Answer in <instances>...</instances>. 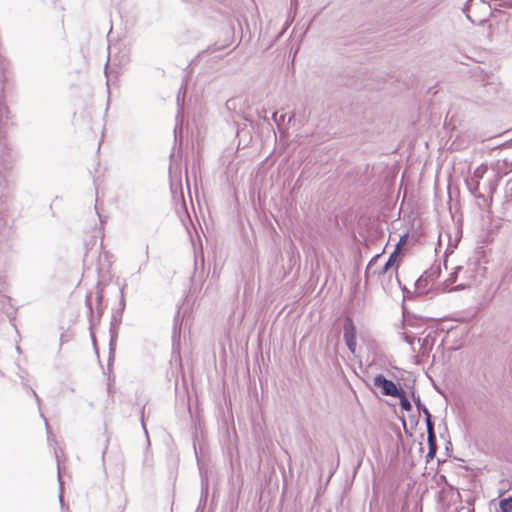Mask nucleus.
Returning a JSON list of instances; mask_svg holds the SVG:
<instances>
[{"mask_svg":"<svg viewBox=\"0 0 512 512\" xmlns=\"http://www.w3.org/2000/svg\"><path fill=\"white\" fill-rule=\"evenodd\" d=\"M399 336L402 340H404L407 344L410 345L411 352L415 353L416 352L415 346H414L415 336L411 335L407 332H401V333H399Z\"/></svg>","mask_w":512,"mask_h":512,"instance_id":"obj_18","label":"nucleus"},{"mask_svg":"<svg viewBox=\"0 0 512 512\" xmlns=\"http://www.w3.org/2000/svg\"><path fill=\"white\" fill-rule=\"evenodd\" d=\"M474 175L479 178L482 177V172L480 171V168L476 169V171L474 172Z\"/></svg>","mask_w":512,"mask_h":512,"instance_id":"obj_27","label":"nucleus"},{"mask_svg":"<svg viewBox=\"0 0 512 512\" xmlns=\"http://www.w3.org/2000/svg\"><path fill=\"white\" fill-rule=\"evenodd\" d=\"M107 448H108V446L106 445V446H105V448H104V450H103V453H102V458H103V459H104V457H105V454H106V450H107Z\"/></svg>","mask_w":512,"mask_h":512,"instance_id":"obj_31","label":"nucleus"},{"mask_svg":"<svg viewBox=\"0 0 512 512\" xmlns=\"http://www.w3.org/2000/svg\"><path fill=\"white\" fill-rule=\"evenodd\" d=\"M44 420H45V427H46L48 438H49L50 434H51L50 426L48 424V421L45 418H44Z\"/></svg>","mask_w":512,"mask_h":512,"instance_id":"obj_25","label":"nucleus"},{"mask_svg":"<svg viewBox=\"0 0 512 512\" xmlns=\"http://www.w3.org/2000/svg\"><path fill=\"white\" fill-rule=\"evenodd\" d=\"M446 265H447V260L445 259L444 260V266L447 267Z\"/></svg>","mask_w":512,"mask_h":512,"instance_id":"obj_38","label":"nucleus"},{"mask_svg":"<svg viewBox=\"0 0 512 512\" xmlns=\"http://www.w3.org/2000/svg\"><path fill=\"white\" fill-rule=\"evenodd\" d=\"M395 274L397 275V270L395 271ZM396 279L398 281V284L401 285V281H399L398 277L396 276Z\"/></svg>","mask_w":512,"mask_h":512,"instance_id":"obj_36","label":"nucleus"},{"mask_svg":"<svg viewBox=\"0 0 512 512\" xmlns=\"http://www.w3.org/2000/svg\"><path fill=\"white\" fill-rule=\"evenodd\" d=\"M429 282L426 278H424V275H421L417 281L415 282V288H416V291L419 293V294H425L428 292V286H429Z\"/></svg>","mask_w":512,"mask_h":512,"instance_id":"obj_14","label":"nucleus"},{"mask_svg":"<svg viewBox=\"0 0 512 512\" xmlns=\"http://www.w3.org/2000/svg\"><path fill=\"white\" fill-rule=\"evenodd\" d=\"M406 240H407V234L403 235L400 238L399 242L397 243V245H396L397 251L399 250L400 246H402V245H404L406 243Z\"/></svg>","mask_w":512,"mask_h":512,"instance_id":"obj_23","label":"nucleus"},{"mask_svg":"<svg viewBox=\"0 0 512 512\" xmlns=\"http://www.w3.org/2000/svg\"><path fill=\"white\" fill-rule=\"evenodd\" d=\"M373 385L381 390L384 396H399L403 393V388L397 387L392 381L387 379L383 374H377L373 379Z\"/></svg>","mask_w":512,"mask_h":512,"instance_id":"obj_5","label":"nucleus"},{"mask_svg":"<svg viewBox=\"0 0 512 512\" xmlns=\"http://www.w3.org/2000/svg\"><path fill=\"white\" fill-rule=\"evenodd\" d=\"M31 392H32L33 396L35 397L37 404L40 405V398L37 395V393L33 389H31Z\"/></svg>","mask_w":512,"mask_h":512,"instance_id":"obj_26","label":"nucleus"},{"mask_svg":"<svg viewBox=\"0 0 512 512\" xmlns=\"http://www.w3.org/2000/svg\"><path fill=\"white\" fill-rule=\"evenodd\" d=\"M5 280L2 276H0V292H2L5 289Z\"/></svg>","mask_w":512,"mask_h":512,"instance_id":"obj_24","label":"nucleus"},{"mask_svg":"<svg viewBox=\"0 0 512 512\" xmlns=\"http://www.w3.org/2000/svg\"><path fill=\"white\" fill-rule=\"evenodd\" d=\"M294 116H295V115H294V113H292V114L289 116V118H288V122H291V120L294 118Z\"/></svg>","mask_w":512,"mask_h":512,"instance_id":"obj_32","label":"nucleus"},{"mask_svg":"<svg viewBox=\"0 0 512 512\" xmlns=\"http://www.w3.org/2000/svg\"><path fill=\"white\" fill-rule=\"evenodd\" d=\"M206 499H207V488H205V490L204 489L202 490V494H201V498H200V504H199L198 509L200 508V505L202 503H203V505L206 504Z\"/></svg>","mask_w":512,"mask_h":512,"instance_id":"obj_21","label":"nucleus"},{"mask_svg":"<svg viewBox=\"0 0 512 512\" xmlns=\"http://www.w3.org/2000/svg\"><path fill=\"white\" fill-rule=\"evenodd\" d=\"M272 118H273L274 122L279 126L281 123H283L285 121L286 114H281L278 117V112H274L272 115Z\"/></svg>","mask_w":512,"mask_h":512,"instance_id":"obj_20","label":"nucleus"},{"mask_svg":"<svg viewBox=\"0 0 512 512\" xmlns=\"http://www.w3.org/2000/svg\"><path fill=\"white\" fill-rule=\"evenodd\" d=\"M441 274V268L439 265H432L428 270L424 272V278L428 280L429 283L435 281Z\"/></svg>","mask_w":512,"mask_h":512,"instance_id":"obj_12","label":"nucleus"},{"mask_svg":"<svg viewBox=\"0 0 512 512\" xmlns=\"http://www.w3.org/2000/svg\"><path fill=\"white\" fill-rule=\"evenodd\" d=\"M398 252H397V249H395L391 254L390 256L388 257V260L386 261V263L380 267L379 269H375L373 270L374 266L377 264L379 258H380V255L377 254L375 255L374 257L371 258V260L369 261L367 267H366V270H365V278H368L372 275H385L388 273V271L395 265L396 261H397V258H398Z\"/></svg>","mask_w":512,"mask_h":512,"instance_id":"obj_4","label":"nucleus"},{"mask_svg":"<svg viewBox=\"0 0 512 512\" xmlns=\"http://www.w3.org/2000/svg\"><path fill=\"white\" fill-rule=\"evenodd\" d=\"M510 169L512 170V162H511V168Z\"/></svg>","mask_w":512,"mask_h":512,"instance_id":"obj_39","label":"nucleus"},{"mask_svg":"<svg viewBox=\"0 0 512 512\" xmlns=\"http://www.w3.org/2000/svg\"><path fill=\"white\" fill-rule=\"evenodd\" d=\"M181 133H182V128H180L178 130V126H176L175 129H174L175 143H177L179 138L181 139V137H182Z\"/></svg>","mask_w":512,"mask_h":512,"instance_id":"obj_22","label":"nucleus"},{"mask_svg":"<svg viewBox=\"0 0 512 512\" xmlns=\"http://www.w3.org/2000/svg\"><path fill=\"white\" fill-rule=\"evenodd\" d=\"M425 423L427 428V438L436 437L434 421L432 420V415H427L425 417Z\"/></svg>","mask_w":512,"mask_h":512,"instance_id":"obj_17","label":"nucleus"},{"mask_svg":"<svg viewBox=\"0 0 512 512\" xmlns=\"http://www.w3.org/2000/svg\"><path fill=\"white\" fill-rule=\"evenodd\" d=\"M396 398H399L400 400V407L402 410H405V411H411L412 410V404L410 402V400L408 399L407 397V393L406 391L403 389V393L400 394L399 396H395Z\"/></svg>","mask_w":512,"mask_h":512,"instance_id":"obj_16","label":"nucleus"},{"mask_svg":"<svg viewBox=\"0 0 512 512\" xmlns=\"http://www.w3.org/2000/svg\"><path fill=\"white\" fill-rule=\"evenodd\" d=\"M402 291H403V293H409V290L405 286L402 287Z\"/></svg>","mask_w":512,"mask_h":512,"instance_id":"obj_33","label":"nucleus"},{"mask_svg":"<svg viewBox=\"0 0 512 512\" xmlns=\"http://www.w3.org/2000/svg\"><path fill=\"white\" fill-rule=\"evenodd\" d=\"M463 269L462 266H456L453 270V272L450 273L449 277L446 279L445 281V288L444 290H448V291H460V290H465L467 288H470V284H459L451 289H448L449 285L456 282L457 280V276H458V273Z\"/></svg>","mask_w":512,"mask_h":512,"instance_id":"obj_8","label":"nucleus"},{"mask_svg":"<svg viewBox=\"0 0 512 512\" xmlns=\"http://www.w3.org/2000/svg\"><path fill=\"white\" fill-rule=\"evenodd\" d=\"M427 442H428V453L426 455V462L428 463L435 458L438 446H437V438L436 437L427 438Z\"/></svg>","mask_w":512,"mask_h":512,"instance_id":"obj_11","label":"nucleus"},{"mask_svg":"<svg viewBox=\"0 0 512 512\" xmlns=\"http://www.w3.org/2000/svg\"><path fill=\"white\" fill-rule=\"evenodd\" d=\"M412 398H413V402L418 410L419 413H423L424 416L426 417L427 415H431V413L429 412L428 408L421 402V399H420V396L419 395H415V393L413 392L412 393Z\"/></svg>","mask_w":512,"mask_h":512,"instance_id":"obj_15","label":"nucleus"},{"mask_svg":"<svg viewBox=\"0 0 512 512\" xmlns=\"http://www.w3.org/2000/svg\"><path fill=\"white\" fill-rule=\"evenodd\" d=\"M411 421L414 422L415 424H417L418 423V417H412Z\"/></svg>","mask_w":512,"mask_h":512,"instance_id":"obj_30","label":"nucleus"},{"mask_svg":"<svg viewBox=\"0 0 512 512\" xmlns=\"http://www.w3.org/2000/svg\"><path fill=\"white\" fill-rule=\"evenodd\" d=\"M424 319L421 317L403 314V327L421 328L424 325Z\"/></svg>","mask_w":512,"mask_h":512,"instance_id":"obj_9","label":"nucleus"},{"mask_svg":"<svg viewBox=\"0 0 512 512\" xmlns=\"http://www.w3.org/2000/svg\"><path fill=\"white\" fill-rule=\"evenodd\" d=\"M148 249H149V246L146 245V249H145L146 258H148Z\"/></svg>","mask_w":512,"mask_h":512,"instance_id":"obj_35","label":"nucleus"},{"mask_svg":"<svg viewBox=\"0 0 512 512\" xmlns=\"http://www.w3.org/2000/svg\"><path fill=\"white\" fill-rule=\"evenodd\" d=\"M55 457H56V462H57L58 482H59V488H60L59 501L63 505V481H62V477H61V461H60V457H59L57 449H55Z\"/></svg>","mask_w":512,"mask_h":512,"instance_id":"obj_13","label":"nucleus"},{"mask_svg":"<svg viewBox=\"0 0 512 512\" xmlns=\"http://www.w3.org/2000/svg\"><path fill=\"white\" fill-rule=\"evenodd\" d=\"M437 331L429 332L425 337L418 338V342L421 344L418 354L421 357H429L437 340Z\"/></svg>","mask_w":512,"mask_h":512,"instance_id":"obj_7","label":"nucleus"},{"mask_svg":"<svg viewBox=\"0 0 512 512\" xmlns=\"http://www.w3.org/2000/svg\"><path fill=\"white\" fill-rule=\"evenodd\" d=\"M120 301H119V308L117 310H114L111 317L110 322V341H109V359H108V368L112 366V362L114 360L115 356V349H116V343L118 338V331L119 327L122 323V317L125 310L126 302H125V295H124V287L120 290Z\"/></svg>","mask_w":512,"mask_h":512,"instance_id":"obj_2","label":"nucleus"},{"mask_svg":"<svg viewBox=\"0 0 512 512\" xmlns=\"http://www.w3.org/2000/svg\"><path fill=\"white\" fill-rule=\"evenodd\" d=\"M180 309L181 307L178 308L175 316H174V319H173V330H172V339L173 341H175L177 338L179 339L180 338V332H181V325H182V318H181V315H180Z\"/></svg>","mask_w":512,"mask_h":512,"instance_id":"obj_10","label":"nucleus"},{"mask_svg":"<svg viewBox=\"0 0 512 512\" xmlns=\"http://www.w3.org/2000/svg\"><path fill=\"white\" fill-rule=\"evenodd\" d=\"M108 392L111 393L112 392V386H111V383H108Z\"/></svg>","mask_w":512,"mask_h":512,"instance_id":"obj_34","label":"nucleus"},{"mask_svg":"<svg viewBox=\"0 0 512 512\" xmlns=\"http://www.w3.org/2000/svg\"><path fill=\"white\" fill-rule=\"evenodd\" d=\"M97 213H99V212L97 211ZM98 215H99V218H100V222L103 223V219H102L101 215L100 214H98Z\"/></svg>","mask_w":512,"mask_h":512,"instance_id":"obj_37","label":"nucleus"},{"mask_svg":"<svg viewBox=\"0 0 512 512\" xmlns=\"http://www.w3.org/2000/svg\"><path fill=\"white\" fill-rule=\"evenodd\" d=\"M492 12L494 13V16H496V13H500L501 11L498 8H492Z\"/></svg>","mask_w":512,"mask_h":512,"instance_id":"obj_29","label":"nucleus"},{"mask_svg":"<svg viewBox=\"0 0 512 512\" xmlns=\"http://www.w3.org/2000/svg\"><path fill=\"white\" fill-rule=\"evenodd\" d=\"M356 334L357 330L353 319L349 316L345 317L343 326V338L347 348L353 354L356 351Z\"/></svg>","mask_w":512,"mask_h":512,"instance_id":"obj_6","label":"nucleus"},{"mask_svg":"<svg viewBox=\"0 0 512 512\" xmlns=\"http://www.w3.org/2000/svg\"><path fill=\"white\" fill-rule=\"evenodd\" d=\"M142 427H143L145 433L147 434V429H146V426L144 424V412H142Z\"/></svg>","mask_w":512,"mask_h":512,"instance_id":"obj_28","label":"nucleus"},{"mask_svg":"<svg viewBox=\"0 0 512 512\" xmlns=\"http://www.w3.org/2000/svg\"><path fill=\"white\" fill-rule=\"evenodd\" d=\"M96 294H97V296H96V303H97L96 310L97 311L96 312L94 311L93 304L91 302V293L86 295V298H85V303H86V306L89 311L88 318H89L90 331H92L95 326L99 325L100 319H101L103 311H104L101 306V302L103 300V290L99 287V285L97 286ZM91 337H92L93 343L95 344L96 338H95V335L93 332H91Z\"/></svg>","mask_w":512,"mask_h":512,"instance_id":"obj_3","label":"nucleus"},{"mask_svg":"<svg viewBox=\"0 0 512 512\" xmlns=\"http://www.w3.org/2000/svg\"><path fill=\"white\" fill-rule=\"evenodd\" d=\"M462 11L472 24H488L489 29H492L489 17H494V13L486 0H467Z\"/></svg>","mask_w":512,"mask_h":512,"instance_id":"obj_1","label":"nucleus"},{"mask_svg":"<svg viewBox=\"0 0 512 512\" xmlns=\"http://www.w3.org/2000/svg\"><path fill=\"white\" fill-rule=\"evenodd\" d=\"M501 512H512V496L500 500Z\"/></svg>","mask_w":512,"mask_h":512,"instance_id":"obj_19","label":"nucleus"}]
</instances>
